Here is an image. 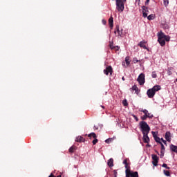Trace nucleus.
<instances>
[{"mask_svg": "<svg viewBox=\"0 0 177 177\" xmlns=\"http://www.w3.org/2000/svg\"><path fill=\"white\" fill-rule=\"evenodd\" d=\"M124 168L126 169L125 174L131 171V166L129 165V163L124 165Z\"/></svg>", "mask_w": 177, "mask_h": 177, "instance_id": "20", "label": "nucleus"}, {"mask_svg": "<svg viewBox=\"0 0 177 177\" xmlns=\"http://www.w3.org/2000/svg\"><path fill=\"white\" fill-rule=\"evenodd\" d=\"M94 129H97V127H96V126H94Z\"/></svg>", "mask_w": 177, "mask_h": 177, "instance_id": "48", "label": "nucleus"}, {"mask_svg": "<svg viewBox=\"0 0 177 177\" xmlns=\"http://www.w3.org/2000/svg\"><path fill=\"white\" fill-rule=\"evenodd\" d=\"M170 150L174 151V153H177V146L171 144L170 145Z\"/></svg>", "mask_w": 177, "mask_h": 177, "instance_id": "19", "label": "nucleus"}, {"mask_svg": "<svg viewBox=\"0 0 177 177\" xmlns=\"http://www.w3.org/2000/svg\"><path fill=\"white\" fill-rule=\"evenodd\" d=\"M149 2H150V0H147L145 2V5H149Z\"/></svg>", "mask_w": 177, "mask_h": 177, "instance_id": "43", "label": "nucleus"}, {"mask_svg": "<svg viewBox=\"0 0 177 177\" xmlns=\"http://www.w3.org/2000/svg\"><path fill=\"white\" fill-rule=\"evenodd\" d=\"M139 111L144 113L145 115H147V113H149V111L147 109H139Z\"/></svg>", "mask_w": 177, "mask_h": 177, "instance_id": "24", "label": "nucleus"}, {"mask_svg": "<svg viewBox=\"0 0 177 177\" xmlns=\"http://www.w3.org/2000/svg\"><path fill=\"white\" fill-rule=\"evenodd\" d=\"M160 140H162V142H164V138H161Z\"/></svg>", "mask_w": 177, "mask_h": 177, "instance_id": "49", "label": "nucleus"}, {"mask_svg": "<svg viewBox=\"0 0 177 177\" xmlns=\"http://www.w3.org/2000/svg\"><path fill=\"white\" fill-rule=\"evenodd\" d=\"M169 39H171V37L168 35H165L162 31L158 33V41L161 46H165V41L169 42Z\"/></svg>", "mask_w": 177, "mask_h": 177, "instance_id": "1", "label": "nucleus"}, {"mask_svg": "<svg viewBox=\"0 0 177 177\" xmlns=\"http://www.w3.org/2000/svg\"><path fill=\"white\" fill-rule=\"evenodd\" d=\"M123 164H124V165H128V164H129V163H128V160H127V159L124 160H123Z\"/></svg>", "mask_w": 177, "mask_h": 177, "instance_id": "38", "label": "nucleus"}, {"mask_svg": "<svg viewBox=\"0 0 177 177\" xmlns=\"http://www.w3.org/2000/svg\"><path fill=\"white\" fill-rule=\"evenodd\" d=\"M172 136L171 135V132L169 131H167L165 133V139L167 142H171V140H172V139L171 138Z\"/></svg>", "mask_w": 177, "mask_h": 177, "instance_id": "14", "label": "nucleus"}, {"mask_svg": "<svg viewBox=\"0 0 177 177\" xmlns=\"http://www.w3.org/2000/svg\"><path fill=\"white\" fill-rule=\"evenodd\" d=\"M113 23H114V18H113V17H111L109 19V24L111 28H113Z\"/></svg>", "mask_w": 177, "mask_h": 177, "instance_id": "18", "label": "nucleus"}, {"mask_svg": "<svg viewBox=\"0 0 177 177\" xmlns=\"http://www.w3.org/2000/svg\"><path fill=\"white\" fill-rule=\"evenodd\" d=\"M109 46H110V48H111V49H115V48H116V47H114V46H113V44H110Z\"/></svg>", "mask_w": 177, "mask_h": 177, "instance_id": "42", "label": "nucleus"}, {"mask_svg": "<svg viewBox=\"0 0 177 177\" xmlns=\"http://www.w3.org/2000/svg\"><path fill=\"white\" fill-rule=\"evenodd\" d=\"M153 138H154L155 142L159 144L162 143L161 138H160L158 136L153 135Z\"/></svg>", "mask_w": 177, "mask_h": 177, "instance_id": "21", "label": "nucleus"}, {"mask_svg": "<svg viewBox=\"0 0 177 177\" xmlns=\"http://www.w3.org/2000/svg\"><path fill=\"white\" fill-rule=\"evenodd\" d=\"M153 92L156 93V92H158V91H160L161 89V86L160 85H156L153 87V88H151Z\"/></svg>", "mask_w": 177, "mask_h": 177, "instance_id": "15", "label": "nucleus"}, {"mask_svg": "<svg viewBox=\"0 0 177 177\" xmlns=\"http://www.w3.org/2000/svg\"><path fill=\"white\" fill-rule=\"evenodd\" d=\"M147 15H149V10H148V11H147Z\"/></svg>", "mask_w": 177, "mask_h": 177, "instance_id": "51", "label": "nucleus"}, {"mask_svg": "<svg viewBox=\"0 0 177 177\" xmlns=\"http://www.w3.org/2000/svg\"><path fill=\"white\" fill-rule=\"evenodd\" d=\"M160 145L161 146V151H165V147L164 146V144H162V142H160Z\"/></svg>", "mask_w": 177, "mask_h": 177, "instance_id": "28", "label": "nucleus"}, {"mask_svg": "<svg viewBox=\"0 0 177 177\" xmlns=\"http://www.w3.org/2000/svg\"><path fill=\"white\" fill-rule=\"evenodd\" d=\"M163 143H164V145H167V140H163Z\"/></svg>", "mask_w": 177, "mask_h": 177, "instance_id": "44", "label": "nucleus"}, {"mask_svg": "<svg viewBox=\"0 0 177 177\" xmlns=\"http://www.w3.org/2000/svg\"><path fill=\"white\" fill-rule=\"evenodd\" d=\"M88 138H93V145H96V143H97V142H99V140L97 139V136H96V133H91L90 134L88 135Z\"/></svg>", "mask_w": 177, "mask_h": 177, "instance_id": "8", "label": "nucleus"}, {"mask_svg": "<svg viewBox=\"0 0 177 177\" xmlns=\"http://www.w3.org/2000/svg\"><path fill=\"white\" fill-rule=\"evenodd\" d=\"M75 142H83V143H84L85 138H84V137H82V136H78L76 138Z\"/></svg>", "mask_w": 177, "mask_h": 177, "instance_id": "16", "label": "nucleus"}, {"mask_svg": "<svg viewBox=\"0 0 177 177\" xmlns=\"http://www.w3.org/2000/svg\"><path fill=\"white\" fill-rule=\"evenodd\" d=\"M162 167L163 168H166V169H171V167H168V165L166 163H164Z\"/></svg>", "mask_w": 177, "mask_h": 177, "instance_id": "30", "label": "nucleus"}, {"mask_svg": "<svg viewBox=\"0 0 177 177\" xmlns=\"http://www.w3.org/2000/svg\"><path fill=\"white\" fill-rule=\"evenodd\" d=\"M117 32H118V35L119 37H121V35H122V29H121V30H120V26H118V25L116 26L114 33H115V34H117Z\"/></svg>", "mask_w": 177, "mask_h": 177, "instance_id": "11", "label": "nucleus"}, {"mask_svg": "<svg viewBox=\"0 0 177 177\" xmlns=\"http://www.w3.org/2000/svg\"><path fill=\"white\" fill-rule=\"evenodd\" d=\"M123 2H127V0H123Z\"/></svg>", "mask_w": 177, "mask_h": 177, "instance_id": "50", "label": "nucleus"}, {"mask_svg": "<svg viewBox=\"0 0 177 177\" xmlns=\"http://www.w3.org/2000/svg\"><path fill=\"white\" fill-rule=\"evenodd\" d=\"M111 142H113V138H108L105 140L107 144L111 143Z\"/></svg>", "mask_w": 177, "mask_h": 177, "instance_id": "31", "label": "nucleus"}, {"mask_svg": "<svg viewBox=\"0 0 177 177\" xmlns=\"http://www.w3.org/2000/svg\"><path fill=\"white\" fill-rule=\"evenodd\" d=\"M102 24L106 25L107 21L105 19H102Z\"/></svg>", "mask_w": 177, "mask_h": 177, "instance_id": "41", "label": "nucleus"}, {"mask_svg": "<svg viewBox=\"0 0 177 177\" xmlns=\"http://www.w3.org/2000/svg\"><path fill=\"white\" fill-rule=\"evenodd\" d=\"M122 81H125V77H122Z\"/></svg>", "mask_w": 177, "mask_h": 177, "instance_id": "45", "label": "nucleus"}, {"mask_svg": "<svg viewBox=\"0 0 177 177\" xmlns=\"http://www.w3.org/2000/svg\"><path fill=\"white\" fill-rule=\"evenodd\" d=\"M161 154H160V158H162V157H164V151H160Z\"/></svg>", "mask_w": 177, "mask_h": 177, "instance_id": "40", "label": "nucleus"}, {"mask_svg": "<svg viewBox=\"0 0 177 177\" xmlns=\"http://www.w3.org/2000/svg\"><path fill=\"white\" fill-rule=\"evenodd\" d=\"M102 109H104V106L101 105Z\"/></svg>", "mask_w": 177, "mask_h": 177, "instance_id": "47", "label": "nucleus"}, {"mask_svg": "<svg viewBox=\"0 0 177 177\" xmlns=\"http://www.w3.org/2000/svg\"><path fill=\"white\" fill-rule=\"evenodd\" d=\"M131 89H132L133 91H135L136 93H138V91L139 90V88H138V86H137L136 85L133 86L132 88H131Z\"/></svg>", "mask_w": 177, "mask_h": 177, "instance_id": "26", "label": "nucleus"}, {"mask_svg": "<svg viewBox=\"0 0 177 177\" xmlns=\"http://www.w3.org/2000/svg\"><path fill=\"white\" fill-rule=\"evenodd\" d=\"M109 73L110 75H113V67H111V66H107L106 69L104 70V74H105V75H109Z\"/></svg>", "mask_w": 177, "mask_h": 177, "instance_id": "5", "label": "nucleus"}, {"mask_svg": "<svg viewBox=\"0 0 177 177\" xmlns=\"http://www.w3.org/2000/svg\"><path fill=\"white\" fill-rule=\"evenodd\" d=\"M117 50H118V46H117Z\"/></svg>", "mask_w": 177, "mask_h": 177, "instance_id": "52", "label": "nucleus"}, {"mask_svg": "<svg viewBox=\"0 0 177 177\" xmlns=\"http://www.w3.org/2000/svg\"><path fill=\"white\" fill-rule=\"evenodd\" d=\"M107 164H108L109 167H110L111 168V167H114V159L110 158L108 160Z\"/></svg>", "mask_w": 177, "mask_h": 177, "instance_id": "17", "label": "nucleus"}, {"mask_svg": "<svg viewBox=\"0 0 177 177\" xmlns=\"http://www.w3.org/2000/svg\"><path fill=\"white\" fill-rule=\"evenodd\" d=\"M147 95H148V97L153 99L156 95V93L153 91V90H152V88H149L147 91Z\"/></svg>", "mask_w": 177, "mask_h": 177, "instance_id": "9", "label": "nucleus"}, {"mask_svg": "<svg viewBox=\"0 0 177 177\" xmlns=\"http://www.w3.org/2000/svg\"><path fill=\"white\" fill-rule=\"evenodd\" d=\"M171 71H169V75H171Z\"/></svg>", "mask_w": 177, "mask_h": 177, "instance_id": "46", "label": "nucleus"}, {"mask_svg": "<svg viewBox=\"0 0 177 177\" xmlns=\"http://www.w3.org/2000/svg\"><path fill=\"white\" fill-rule=\"evenodd\" d=\"M113 175H114V177H117V175H118L117 170H113Z\"/></svg>", "mask_w": 177, "mask_h": 177, "instance_id": "39", "label": "nucleus"}, {"mask_svg": "<svg viewBox=\"0 0 177 177\" xmlns=\"http://www.w3.org/2000/svg\"><path fill=\"white\" fill-rule=\"evenodd\" d=\"M163 172L166 176H171V173H169V171L164 170Z\"/></svg>", "mask_w": 177, "mask_h": 177, "instance_id": "25", "label": "nucleus"}, {"mask_svg": "<svg viewBox=\"0 0 177 177\" xmlns=\"http://www.w3.org/2000/svg\"><path fill=\"white\" fill-rule=\"evenodd\" d=\"M132 117H133V118L136 120V121H139V118H138V116L135 115L134 114L132 115Z\"/></svg>", "mask_w": 177, "mask_h": 177, "instance_id": "37", "label": "nucleus"}, {"mask_svg": "<svg viewBox=\"0 0 177 177\" xmlns=\"http://www.w3.org/2000/svg\"><path fill=\"white\" fill-rule=\"evenodd\" d=\"M143 142L144 143H149L150 142V138H149V133H143Z\"/></svg>", "mask_w": 177, "mask_h": 177, "instance_id": "10", "label": "nucleus"}, {"mask_svg": "<svg viewBox=\"0 0 177 177\" xmlns=\"http://www.w3.org/2000/svg\"><path fill=\"white\" fill-rule=\"evenodd\" d=\"M112 1H114V0H112Z\"/></svg>", "mask_w": 177, "mask_h": 177, "instance_id": "54", "label": "nucleus"}, {"mask_svg": "<svg viewBox=\"0 0 177 177\" xmlns=\"http://www.w3.org/2000/svg\"><path fill=\"white\" fill-rule=\"evenodd\" d=\"M152 164L154 167H157V165H158V156H157V155L156 154H153L152 155Z\"/></svg>", "mask_w": 177, "mask_h": 177, "instance_id": "7", "label": "nucleus"}, {"mask_svg": "<svg viewBox=\"0 0 177 177\" xmlns=\"http://www.w3.org/2000/svg\"><path fill=\"white\" fill-rule=\"evenodd\" d=\"M138 82L140 84V85H143L145 82V74L140 73L137 79Z\"/></svg>", "mask_w": 177, "mask_h": 177, "instance_id": "4", "label": "nucleus"}, {"mask_svg": "<svg viewBox=\"0 0 177 177\" xmlns=\"http://www.w3.org/2000/svg\"><path fill=\"white\" fill-rule=\"evenodd\" d=\"M141 120H142V121L147 120V115H144L142 117H141Z\"/></svg>", "mask_w": 177, "mask_h": 177, "instance_id": "34", "label": "nucleus"}, {"mask_svg": "<svg viewBox=\"0 0 177 177\" xmlns=\"http://www.w3.org/2000/svg\"><path fill=\"white\" fill-rule=\"evenodd\" d=\"M142 16H143V17H147V12H148L147 7H146L145 6H142Z\"/></svg>", "mask_w": 177, "mask_h": 177, "instance_id": "13", "label": "nucleus"}, {"mask_svg": "<svg viewBox=\"0 0 177 177\" xmlns=\"http://www.w3.org/2000/svg\"><path fill=\"white\" fill-rule=\"evenodd\" d=\"M153 114L149 113V112L147 113V118H153Z\"/></svg>", "mask_w": 177, "mask_h": 177, "instance_id": "32", "label": "nucleus"}, {"mask_svg": "<svg viewBox=\"0 0 177 177\" xmlns=\"http://www.w3.org/2000/svg\"><path fill=\"white\" fill-rule=\"evenodd\" d=\"M138 46H140V48H143V49H146L147 50L149 51V48L146 46V42L145 41V40L141 41L138 44Z\"/></svg>", "mask_w": 177, "mask_h": 177, "instance_id": "12", "label": "nucleus"}, {"mask_svg": "<svg viewBox=\"0 0 177 177\" xmlns=\"http://www.w3.org/2000/svg\"><path fill=\"white\" fill-rule=\"evenodd\" d=\"M123 106H128V101L127 100H124L122 101Z\"/></svg>", "mask_w": 177, "mask_h": 177, "instance_id": "33", "label": "nucleus"}, {"mask_svg": "<svg viewBox=\"0 0 177 177\" xmlns=\"http://www.w3.org/2000/svg\"><path fill=\"white\" fill-rule=\"evenodd\" d=\"M77 150V147L75 145H73L69 148V153H74V151Z\"/></svg>", "mask_w": 177, "mask_h": 177, "instance_id": "22", "label": "nucleus"}, {"mask_svg": "<svg viewBox=\"0 0 177 177\" xmlns=\"http://www.w3.org/2000/svg\"><path fill=\"white\" fill-rule=\"evenodd\" d=\"M125 62H126L127 66H129V64H131V60L129 59V57H128V56L126 57Z\"/></svg>", "mask_w": 177, "mask_h": 177, "instance_id": "23", "label": "nucleus"}, {"mask_svg": "<svg viewBox=\"0 0 177 177\" xmlns=\"http://www.w3.org/2000/svg\"><path fill=\"white\" fill-rule=\"evenodd\" d=\"M116 9L118 12H124V2L122 0H116Z\"/></svg>", "mask_w": 177, "mask_h": 177, "instance_id": "3", "label": "nucleus"}, {"mask_svg": "<svg viewBox=\"0 0 177 177\" xmlns=\"http://www.w3.org/2000/svg\"><path fill=\"white\" fill-rule=\"evenodd\" d=\"M169 3V0H164V5H165V6H167V5H168Z\"/></svg>", "mask_w": 177, "mask_h": 177, "instance_id": "36", "label": "nucleus"}, {"mask_svg": "<svg viewBox=\"0 0 177 177\" xmlns=\"http://www.w3.org/2000/svg\"><path fill=\"white\" fill-rule=\"evenodd\" d=\"M152 78H157V73H156V71H153L151 73Z\"/></svg>", "mask_w": 177, "mask_h": 177, "instance_id": "29", "label": "nucleus"}, {"mask_svg": "<svg viewBox=\"0 0 177 177\" xmlns=\"http://www.w3.org/2000/svg\"><path fill=\"white\" fill-rule=\"evenodd\" d=\"M140 128L141 132L143 133H150V127L147 124V122L145 121H141L140 122Z\"/></svg>", "mask_w": 177, "mask_h": 177, "instance_id": "2", "label": "nucleus"}, {"mask_svg": "<svg viewBox=\"0 0 177 177\" xmlns=\"http://www.w3.org/2000/svg\"><path fill=\"white\" fill-rule=\"evenodd\" d=\"M126 177H139V174L138 171H127V173H126Z\"/></svg>", "mask_w": 177, "mask_h": 177, "instance_id": "6", "label": "nucleus"}, {"mask_svg": "<svg viewBox=\"0 0 177 177\" xmlns=\"http://www.w3.org/2000/svg\"><path fill=\"white\" fill-rule=\"evenodd\" d=\"M133 62L134 64H136V63L139 62V60H138V58L135 57V58L133 59Z\"/></svg>", "mask_w": 177, "mask_h": 177, "instance_id": "35", "label": "nucleus"}, {"mask_svg": "<svg viewBox=\"0 0 177 177\" xmlns=\"http://www.w3.org/2000/svg\"><path fill=\"white\" fill-rule=\"evenodd\" d=\"M147 146H149V147H150V145H147Z\"/></svg>", "mask_w": 177, "mask_h": 177, "instance_id": "53", "label": "nucleus"}, {"mask_svg": "<svg viewBox=\"0 0 177 177\" xmlns=\"http://www.w3.org/2000/svg\"><path fill=\"white\" fill-rule=\"evenodd\" d=\"M147 19H148V20H154V15H153V14H151L147 17Z\"/></svg>", "mask_w": 177, "mask_h": 177, "instance_id": "27", "label": "nucleus"}]
</instances>
